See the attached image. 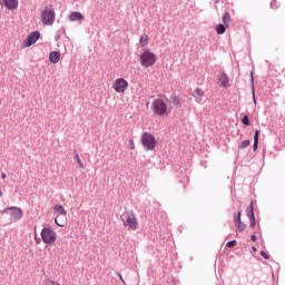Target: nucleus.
Instances as JSON below:
<instances>
[{
  "mask_svg": "<svg viewBox=\"0 0 285 285\" xmlns=\"http://www.w3.org/2000/svg\"><path fill=\"white\" fill-rule=\"evenodd\" d=\"M151 110L154 115L158 117H164V115H168V105L164 99L156 98L151 104Z\"/></svg>",
  "mask_w": 285,
  "mask_h": 285,
  "instance_id": "f257e3e1",
  "label": "nucleus"
},
{
  "mask_svg": "<svg viewBox=\"0 0 285 285\" xmlns=\"http://www.w3.org/2000/svg\"><path fill=\"white\" fill-rule=\"evenodd\" d=\"M155 63H157V55L153 53V51L147 49L140 55V65L144 68H153Z\"/></svg>",
  "mask_w": 285,
  "mask_h": 285,
  "instance_id": "f03ea898",
  "label": "nucleus"
},
{
  "mask_svg": "<svg viewBox=\"0 0 285 285\" xmlns=\"http://www.w3.org/2000/svg\"><path fill=\"white\" fill-rule=\"evenodd\" d=\"M41 239L43 244H48L49 246L57 242V232L51 227H43L40 233Z\"/></svg>",
  "mask_w": 285,
  "mask_h": 285,
  "instance_id": "7ed1b4c3",
  "label": "nucleus"
},
{
  "mask_svg": "<svg viewBox=\"0 0 285 285\" xmlns=\"http://www.w3.org/2000/svg\"><path fill=\"white\" fill-rule=\"evenodd\" d=\"M120 217L124 226L129 227L130 230H137V228H139V222L137 220L135 214L126 213L122 214Z\"/></svg>",
  "mask_w": 285,
  "mask_h": 285,
  "instance_id": "20e7f679",
  "label": "nucleus"
},
{
  "mask_svg": "<svg viewBox=\"0 0 285 285\" xmlns=\"http://www.w3.org/2000/svg\"><path fill=\"white\" fill-rule=\"evenodd\" d=\"M141 144L146 150H155V147L157 146V139H155L153 134L145 131L141 135Z\"/></svg>",
  "mask_w": 285,
  "mask_h": 285,
  "instance_id": "39448f33",
  "label": "nucleus"
},
{
  "mask_svg": "<svg viewBox=\"0 0 285 285\" xmlns=\"http://www.w3.org/2000/svg\"><path fill=\"white\" fill-rule=\"evenodd\" d=\"M56 17H57V13H55L53 8L50 9V8L46 7L41 11V21L45 26H52V23H55Z\"/></svg>",
  "mask_w": 285,
  "mask_h": 285,
  "instance_id": "423d86ee",
  "label": "nucleus"
},
{
  "mask_svg": "<svg viewBox=\"0 0 285 285\" xmlns=\"http://www.w3.org/2000/svg\"><path fill=\"white\" fill-rule=\"evenodd\" d=\"M2 215H10V222H19L23 217V210L19 207H8L1 212Z\"/></svg>",
  "mask_w": 285,
  "mask_h": 285,
  "instance_id": "0eeeda50",
  "label": "nucleus"
},
{
  "mask_svg": "<svg viewBox=\"0 0 285 285\" xmlns=\"http://www.w3.org/2000/svg\"><path fill=\"white\" fill-rule=\"evenodd\" d=\"M41 39V32L33 31L28 35L27 39L23 41V48H30V46H35L36 41H39Z\"/></svg>",
  "mask_w": 285,
  "mask_h": 285,
  "instance_id": "6e6552de",
  "label": "nucleus"
},
{
  "mask_svg": "<svg viewBox=\"0 0 285 285\" xmlns=\"http://www.w3.org/2000/svg\"><path fill=\"white\" fill-rule=\"evenodd\" d=\"M114 90H116V92H126V90H128V82L126 81V79H116V81L114 82Z\"/></svg>",
  "mask_w": 285,
  "mask_h": 285,
  "instance_id": "1a4fd4ad",
  "label": "nucleus"
},
{
  "mask_svg": "<svg viewBox=\"0 0 285 285\" xmlns=\"http://www.w3.org/2000/svg\"><path fill=\"white\" fill-rule=\"evenodd\" d=\"M1 6H4L8 10H17L19 0H2Z\"/></svg>",
  "mask_w": 285,
  "mask_h": 285,
  "instance_id": "9d476101",
  "label": "nucleus"
},
{
  "mask_svg": "<svg viewBox=\"0 0 285 285\" xmlns=\"http://www.w3.org/2000/svg\"><path fill=\"white\" fill-rule=\"evenodd\" d=\"M219 87L220 88H228V75L226 72H223L220 76H218Z\"/></svg>",
  "mask_w": 285,
  "mask_h": 285,
  "instance_id": "9b49d317",
  "label": "nucleus"
},
{
  "mask_svg": "<svg viewBox=\"0 0 285 285\" xmlns=\"http://www.w3.org/2000/svg\"><path fill=\"white\" fill-rule=\"evenodd\" d=\"M205 92L202 88H196L193 92V97L196 99L197 104H202V99L204 97Z\"/></svg>",
  "mask_w": 285,
  "mask_h": 285,
  "instance_id": "f8f14e48",
  "label": "nucleus"
},
{
  "mask_svg": "<svg viewBox=\"0 0 285 285\" xmlns=\"http://www.w3.org/2000/svg\"><path fill=\"white\" fill-rule=\"evenodd\" d=\"M69 21H83V14L79 11H72L69 14Z\"/></svg>",
  "mask_w": 285,
  "mask_h": 285,
  "instance_id": "ddd939ff",
  "label": "nucleus"
},
{
  "mask_svg": "<svg viewBox=\"0 0 285 285\" xmlns=\"http://www.w3.org/2000/svg\"><path fill=\"white\" fill-rule=\"evenodd\" d=\"M59 59H61V52L51 51L49 53V60H50L51 63H59Z\"/></svg>",
  "mask_w": 285,
  "mask_h": 285,
  "instance_id": "4468645a",
  "label": "nucleus"
},
{
  "mask_svg": "<svg viewBox=\"0 0 285 285\" xmlns=\"http://www.w3.org/2000/svg\"><path fill=\"white\" fill-rule=\"evenodd\" d=\"M53 210L57 213V215H59V217H61V215H63L65 217H66V215H68V212L61 205H56L53 207Z\"/></svg>",
  "mask_w": 285,
  "mask_h": 285,
  "instance_id": "2eb2a0df",
  "label": "nucleus"
},
{
  "mask_svg": "<svg viewBox=\"0 0 285 285\" xmlns=\"http://www.w3.org/2000/svg\"><path fill=\"white\" fill-rule=\"evenodd\" d=\"M170 100L174 106H177V107L181 106V99L179 98V96H177V94H171Z\"/></svg>",
  "mask_w": 285,
  "mask_h": 285,
  "instance_id": "dca6fc26",
  "label": "nucleus"
},
{
  "mask_svg": "<svg viewBox=\"0 0 285 285\" xmlns=\"http://www.w3.org/2000/svg\"><path fill=\"white\" fill-rule=\"evenodd\" d=\"M257 148H259V130L258 129H256L254 134V145H253L254 151L257 150Z\"/></svg>",
  "mask_w": 285,
  "mask_h": 285,
  "instance_id": "f3484780",
  "label": "nucleus"
},
{
  "mask_svg": "<svg viewBox=\"0 0 285 285\" xmlns=\"http://www.w3.org/2000/svg\"><path fill=\"white\" fill-rule=\"evenodd\" d=\"M73 155H75L73 159L78 164V168H81L83 170L86 166H83V163L81 161V158L79 157V153H77V149L73 150Z\"/></svg>",
  "mask_w": 285,
  "mask_h": 285,
  "instance_id": "a211bd4d",
  "label": "nucleus"
},
{
  "mask_svg": "<svg viewBox=\"0 0 285 285\" xmlns=\"http://www.w3.org/2000/svg\"><path fill=\"white\" fill-rule=\"evenodd\" d=\"M246 215H247L248 219L255 217V207H253V202L249 204V206H247Z\"/></svg>",
  "mask_w": 285,
  "mask_h": 285,
  "instance_id": "6ab92c4d",
  "label": "nucleus"
},
{
  "mask_svg": "<svg viewBox=\"0 0 285 285\" xmlns=\"http://www.w3.org/2000/svg\"><path fill=\"white\" fill-rule=\"evenodd\" d=\"M250 83H252V95H253L254 104H257V99L255 98V77L253 76V71L250 72Z\"/></svg>",
  "mask_w": 285,
  "mask_h": 285,
  "instance_id": "aec40b11",
  "label": "nucleus"
},
{
  "mask_svg": "<svg viewBox=\"0 0 285 285\" xmlns=\"http://www.w3.org/2000/svg\"><path fill=\"white\" fill-rule=\"evenodd\" d=\"M248 225H246V223L242 222L236 224L235 227H236V233H244V230H246Z\"/></svg>",
  "mask_w": 285,
  "mask_h": 285,
  "instance_id": "412c9836",
  "label": "nucleus"
},
{
  "mask_svg": "<svg viewBox=\"0 0 285 285\" xmlns=\"http://www.w3.org/2000/svg\"><path fill=\"white\" fill-rule=\"evenodd\" d=\"M139 45L141 48H145V46H148V35L144 33L139 39Z\"/></svg>",
  "mask_w": 285,
  "mask_h": 285,
  "instance_id": "4be33fe9",
  "label": "nucleus"
},
{
  "mask_svg": "<svg viewBox=\"0 0 285 285\" xmlns=\"http://www.w3.org/2000/svg\"><path fill=\"white\" fill-rule=\"evenodd\" d=\"M55 223L57 224V226H60V228H63V226H66V220L59 215L56 216Z\"/></svg>",
  "mask_w": 285,
  "mask_h": 285,
  "instance_id": "5701e85b",
  "label": "nucleus"
},
{
  "mask_svg": "<svg viewBox=\"0 0 285 285\" xmlns=\"http://www.w3.org/2000/svg\"><path fill=\"white\" fill-rule=\"evenodd\" d=\"M223 23L228 28V24L230 23V13L228 11L223 14Z\"/></svg>",
  "mask_w": 285,
  "mask_h": 285,
  "instance_id": "b1692460",
  "label": "nucleus"
},
{
  "mask_svg": "<svg viewBox=\"0 0 285 285\" xmlns=\"http://www.w3.org/2000/svg\"><path fill=\"white\" fill-rule=\"evenodd\" d=\"M217 35H224L226 32V26L224 23H219L216 26Z\"/></svg>",
  "mask_w": 285,
  "mask_h": 285,
  "instance_id": "393cba45",
  "label": "nucleus"
},
{
  "mask_svg": "<svg viewBox=\"0 0 285 285\" xmlns=\"http://www.w3.org/2000/svg\"><path fill=\"white\" fill-rule=\"evenodd\" d=\"M242 223V210L237 212V214H234V224L236 226V224Z\"/></svg>",
  "mask_w": 285,
  "mask_h": 285,
  "instance_id": "a878e982",
  "label": "nucleus"
},
{
  "mask_svg": "<svg viewBox=\"0 0 285 285\" xmlns=\"http://www.w3.org/2000/svg\"><path fill=\"white\" fill-rule=\"evenodd\" d=\"M250 146V140H243L238 146L239 150H244V148H248Z\"/></svg>",
  "mask_w": 285,
  "mask_h": 285,
  "instance_id": "bb28decb",
  "label": "nucleus"
},
{
  "mask_svg": "<svg viewBox=\"0 0 285 285\" xmlns=\"http://www.w3.org/2000/svg\"><path fill=\"white\" fill-rule=\"evenodd\" d=\"M243 126H250V118H248V115H244L242 118Z\"/></svg>",
  "mask_w": 285,
  "mask_h": 285,
  "instance_id": "cd10ccee",
  "label": "nucleus"
},
{
  "mask_svg": "<svg viewBox=\"0 0 285 285\" xmlns=\"http://www.w3.org/2000/svg\"><path fill=\"white\" fill-rule=\"evenodd\" d=\"M269 8H272V10H277L279 8V2H277V0H272Z\"/></svg>",
  "mask_w": 285,
  "mask_h": 285,
  "instance_id": "c85d7f7f",
  "label": "nucleus"
},
{
  "mask_svg": "<svg viewBox=\"0 0 285 285\" xmlns=\"http://www.w3.org/2000/svg\"><path fill=\"white\" fill-rule=\"evenodd\" d=\"M235 246H237V240H229L227 244H226V248H235Z\"/></svg>",
  "mask_w": 285,
  "mask_h": 285,
  "instance_id": "c756f323",
  "label": "nucleus"
},
{
  "mask_svg": "<svg viewBox=\"0 0 285 285\" xmlns=\"http://www.w3.org/2000/svg\"><path fill=\"white\" fill-rule=\"evenodd\" d=\"M255 226H257V220L255 219V216H254L249 218V227L254 229Z\"/></svg>",
  "mask_w": 285,
  "mask_h": 285,
  "instance_id": "7c9ffc66",
  "label": "nucleus"
},
{
  "mask_svg": "<svg viewBox=\"0 0 285 285\" xmlns=\"http://www.w3.org/2000/svg\"><path fill=\"white\" fill-rule=\"evenodd\" d=\"M261 255L265 258V259H271V255H268L266 252L261 250Z\"/></svg>",
  "mask_w": 285,
  "mask_h": 285,
  "instance_id": "2f4dec72",
  "label": "nucleus"
},
{
  "mask_svg": "<svg viewBox=\"0 0 285 285\" xmlns=\"http://www.w3.org/2000/svg\"><path fill=\"white\" fill-rule=\"evenodd\" d=\"M129 149L135 150V140L132 139L129 140Z\"/></svg>",
  "mask_w": 285,
  "mask_h": 285,
  "instance_id": "473e14b6",
  "label": "nucleus"
},
{
  "mask_svg": "<svg viewBox=\"0 0 285 285\" xmlns=\"http://www.w3.org/2000/svg\"><path fill=\"white\" fill-rule=\"evenodd\" d=\"M35 239L37 244H41V238L37 236V232H35Z\"/></svg>",
  "mask_w": 285,
  "mask_h": 285,
  "instance_id": "72a5a7b5",
  "label": "nucleus"
},
{
  "mask_svg": "<svg viewBox=\"0 0 285 285\" xmlns=\"http://www.w3.org/2000/svg\"><path fill=\"white\" fill-rule=\"evenodd\" d=\"M250 239H252V242H257V236L255 234H252Z\"/></svg>",
  "mask_w": 285,
  "mask_h": 285,
  "instance_id": "f704fd0d",
  "label": "nucleus"
},
{
  "mask_svg": "<svg viewBox=\"0 0 285 285\" xmlns=\"http://www.w3.org/2000/svg\"><path fill=\"white\" fill-rule=\"evenodd\" d=\"M118 277L122 282V284H126V281H124V276H121V274L118 273Z\"/></svg>",
  "mask_w": 285,
  "mask_h": 285,
  "instance_id": "c9c22d12",
  "label": "nucleus"
},
{
  "mask_svg": "<svg viewBox=\"0 0 285 285\" xmlns=\"http://www.w3.org/2000/svg\"><path fill=\"white\" fill-rule=\"evenodd\" d=\"M1 178L6 179V173H1Z\"/></svg>",
  "mask_w": 285,
  "mask_h": 285,
  "instance_id": "e433bc0d",
  "label": "nucleus"
},
{
  "mask_svg": "<svg viewBox=\"0 0 285 285\" xmlns=\"http://www.w3.org/2000/svg\"><path fill=\"white\" fill-rule=\"evenodd\" d=\"M252 250H254V253H257V247L253 246Z\"/></svg>",
  "mask_w": 285,
  "mask_h": 285,
  "instance_id": "4c0bfd02",
  "label": "nucleus"
},
{
  "mask_svg": "<svg viewBox=\"0 0 285 285\" xmlns=\"http://www.w3.org/2000/svg\"><path fill=\"white\" fill-rule=\"evenodd\" d=\"M0 197H3V191L0 189Z\"/></svg>",
  "mask_w": 285,
  "mask_h": 285,
  "instance_id": "58836bf2",
  "label": "nucleus"
},
{
  "mask_svg": "<svg viewBox=\"0 0 285 285\" xmlns=\"http://www.w3.org/2000/svg\"><path fill=\"white\" fill-rule=\"evenodd\" d=\"M220 0H214L215 3H219Z\"/></svg>",
  "mask_w": 285,
  "mask_h": 285,
  "instance_id": "ea45409f",
  "label": "nucleus"
},
{
  "mask_svg": "<svg viewBox=\"0 0 285 285\" xmlns=\"http://www.w3.org/2000/svg\"><path fill=\"white\" fill-rule=\"evenodd\" d=\"M150 102H147V106H149Z\"/></svg>",
  "mask_w": 285,
  "mask_h": 285,
  "instance_id": "a19ab883",
  "label": "nucleus"
}]
</instances>
